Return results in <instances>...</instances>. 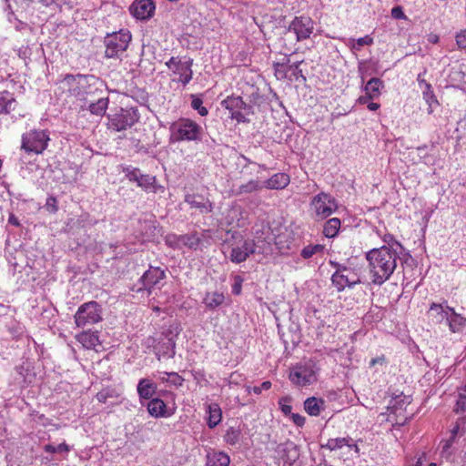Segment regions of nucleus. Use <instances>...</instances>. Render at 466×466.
Wrapping results in <instances>:
<instances>
[{"label":"nucleus","mask_w":466,"mask_h":466,"mask_svg":"<svg viewBox=\"0 0 466 466\" xmlns=\"http://www.w3.org/2000/svg\"><path fill=\"white\" fill-rule=\"evenodd\" d=\"M225 302V296L221 292H207L204 299L203 303L206 307L210 309H216L220 307Z\"/></svg>","instance_id":"nucleus-28"},{"label":"nucleus","mask_w":466,"mask_h":466,"mask_svg":"<svg viewBox=\"0 0 466 466\" xmlns=\"http://www.w3.org/2000/svg\"><path fill=\"white\" fill-rule=\"evenodd\" d=\"M372 43L373 39L369 35H365L363 37H360L359 39H357L356 44H353L351 48L355 50H360L361 46H370Z\"/></svg>","instance_id":"nucleus-49"},{"label":"nucleus","mask_w":466,"mask_h":466,"mask_svg":"<svg viewBox=\"0 0 466 466\" xmlns=\"http://www.w3.org/2000/svg\"><path fill=\"white\" fill-rule=\"evenodd\" d=\"M340 219L338 218H332L327 220L323 227V234L328 238H335L340 228Z\"/></svg>","instance_id":"nucleus-32"},{"label":"nucleus","mask_w":466,"mask_h":466,"mask_svg":"<svg viewBox=\"0 0 466 466\" xmlns=\"http://www.w3.org/2000/svg\"><path fill=\"white\" fill-rule=\"evenodd\" d=\"M176 339L172 336V331L162 333V338L159 339L154 347V352L158 360L161 358L172 359L176 354Z\"/></svg>","instance_id":"nucleus-16"},{"label":"nucleus","mask_w":466,"mask_h":466,"mask_svg":"<svg viewBox=\"0 0 466 466\" xmlns=\"http://www.w3.org/2000/svg\"><path fill=\"white\" fill-rule=\"evenodd\" d=\"M271 388V382L268 380H266L260 384V386H254V387H248V391L250 392L251 390L255 394H260L262 390H268Z\"/></svg>","instance_id":"nucleus-51"},{"label":"nucleus","mask_w":466,"mask_h":466,"mask_svg":"<svg viewBox=\"0 0 466 466\" xmlns=\"http://www.w3.org/2000/svg\"><path fill=\"white\" fill-rule=\"evenodd\" d=\"M279 461L282 466H293L299 458V451L293 442H288L279 447Z\"/></svg>","instance_id":"nucleus-19"},{"label":"nucleus","mask_w":466,"mask_h":466,"mask_svg":"<svg viewBox=\"0 0 466 466\" xmlns=\"http://www.w3.org/2000/svg\"><path fill=\"white\" fill-rule=\"evenodd\" d=\"M310 208L318 219H324L336 211L338 205L331 195L320 192L312 198Z\"/></svg>","instance_id":"nucleus-12"},{"label":"nucleus","mask_w":466,"mask_h":466,"mask_svg":"<svg viewBox=\"0 0 466 466\" xmlns=\"http://www.w3.org/2000/svg\"><path fill=\"white\" fill-rule=\"evenodd\" d=\"M28 25L25 22H22L20 20H17L15 18V28L17 30V31H22V30H25L26 28H28Z\"/></svg>","instance_id":"nucleus-59"},{"label":"nucleus","mask_w":466,"mask_h":466,"mask_svg":"<svg viewBox=\"0 0 466 466\" xmlns=\"http://www.w3.org/2000/svg\"><path fill=\"white\" fill-rule=\"evenodd\" d=\"M177 239V244H182L192 249H198L201 244L202 238L197 234H185L180 236H174Z\"/></svg>","instance_id":"nucleus-29"},{"label":"nucleus","mask_w":466,"mask_h":466,"mask_svg":"<svg viewBox=\"0 0 466 466\" xmlns=\"http://www.w3.org/2000/svg\"><path fill=\"white\" fill-rule=\"evenodd\" d=\"M165 65L173 74L179 76L178 81L183 86L187 85L192 80L193 71L191 67L193 59L191 57L172 56Z\"/></svg>","instance_id":"nucleus-11"},{"label":"nucleus","mask_w":466,"mask_h":466,"mask_svg":"<svg viewBox=\"0 0 466 466\" xmlns=\"http://www.w3.org/2000/svg\"><path fill=\"white\" fill-rule=\"evenodd\" d=\"M56 198H47V201H46V206L49 208V207H52V211L53 212H56L57 210V208L56 206Z\"/></svg>","instance_id":"nucleus-60"},{"label":"nucleus","mask_w":466,"mask_h":466,"mask_svg":"<svg viewBox=\"0 0 466 466\" xmlns=\"http://www.w3.org/2000/svg\"><path fill=\"white\" fill-rule=\"evenodd\" d=\"M423 85L425 86V90L423 91V98L429 106L428 113L431 114L434 107L439 106V102L436 96L434 95L431 85L425 80H423Z\"/></svg>","instance_id":"nucleus-34"},{"label":"nucleus","mask_w":466,"mask_h":466,"mask_svg":"<svg viewBox=\"0 0 466 466\" xmlns=\"http://www.w3.org/2000/svg\"><path fill=\"white\" fill-rule=\"evenodd\" d=\"M161 374L169 377V383L176 387H181L184 383L185 380L177 372H162Z\"/></svg>","instance_id":"nucleus-47"},{"label":"nucleus","mask_w":466,"mask_h":466,"mask_svg":"<svg viewBox=\"0 0 466 466\" xmlns=\"http://www.w3.org/2000/svg\"><path fill=\"white\" fill-rule=\"evenodd\" d=\"M415 462L410 466H422L423 463L427 461V453L425 451L417 452L415 455Z\"/></svg>","instance_id":"nucleus-55"},{"label":"nucleus","mask_w":466,"mask_h":466,"mask_svg":"<svg viewBox=\"0 0 466 466\" xmlns=\"http://www.w3.org/2000/svg\"><path fill=\"white\" fill-rule=\"evenodd\" d=\"M118 395L112 389H103L96 394V400L101 403H106L108 399L117 398Z\"/></svg>","instance_id":"nucleus-45"},{"label":"nucleus","mask_w":466,"mask_h":466,"mask_svg":"<svg viewBox=\"0 0 466 466\" xmlns=\"http://www.w3.org/2000/svg\"><path fill=\"white\" fill-rule=\"evenodd\" d=\"M325 400L316 397H309L304 401V409L310 416H319L325 409Z\"/></svg>","instance_id":"nucleus-25"},{"label":"nucleus","mask_w":466,"mask_h":466,"mask_svg":"<svg viewBox=\"0 0 466 466\" xmlns=\"http://www.w3.org/2000/svg\"><path fill=\"white\" fill-rule=\"evenodd\" d=\"M319 369L316 363L309 360L299 363L290 369L289 379L299 387H305L313 384L318 380Z\"/></svg>","instance_id":"nucleus-4"},{"label":"nucleus","mask_w":466,"mask_h":466,"mask_svg":"<svg viewBox=\"0 0 466 466\" xmlns=\"http://www.w3.org/2000/svg\"><path fill=\"white\" fill-rule=\"evenodd\" d=\"M229 463L230 458L224 451H214L207 455V466H228Z\"/></svg>","instance_id":"nucleus-27"},{"label":"nucleus","mask_w":466,"mask_h":466,"mask_svg":"<svg viewBox=\"0 0 466 466\" xmlns=\"http://www.w3.org/2000/svg\"><path fill=\"white\" fill-rule=\"evenodd\" d=\"M123 172L129 181L137 183V187L145 191L152 193H163L165 191V187L157 184L155 176L142 174L137 167L128 166L123 167Z\"/></svg>","instance_id":"nucleus-7"},{"label":"nucleus","mask_w":466,"mask_h":466,"mask_svg":"<svg viewBox=\"0 0 466 466\" xmlns=\"http://www.w3.org/2000/svg\"><path fill=\"white\" fill-rule=\"evenodd\" d=\"M241 430L239 428L229 427L224 435V441L229 445H236L239 442Z\"/></svg>","instance_id":"nucleus-39"},{"label":"nucleus","mask_w":466,"mask_h":466,"mask_svg":"<svg viewBox=\"0 0 466 466\" xmlns=\"http://www.w3.org/2000/svg\"><path fill=\"white\" fill-rule=\"evenodd\" d=\"M164 279H166L165 269L150 266L139 279L142 287H139L137 291L147 290L148 294H151L152 289Z\"/></svg>","instance_id":"nucleus-15"},{"label":"nucleus","mask_w":466,"mask_h":466,"mask_svg":"<svg viewBox=\"0 0 466 466\" xmlns=\"http://www.w3.org/2000/svg\"><path fill=\"white\" fill-rule=\"evenodd\" d=\"M303 63V60L296 62L292 65L288 64V70H289V76H291L290 81L292 80H299V78L302 79V81H306V77L302 73V70L300 69V65Z\"/></svg>","instance_id":"nucleus-41"},{"label":"nucleus","mask_w":466,"mask_h":466,"mask_svg":"<svg viewBox=\"0 0 466 466\" xmlns=\"http://www.w3.org/2000/svg\"><path fill=\"white\" fill-rule=\"evenodd\" d=\"M222 106L228 110L230 118L238 123H248V115H253L251 105L243 100L241 96H229L221 102Z\"/></svg>","instance_id":"nucleus-9"},{"label":"nucleus","mask_w":466,"mask_h":466,"mask_svg":"<svg viewBox=\"0 0 466 466\" xmlns=\"http://www.w3.org/2000/svg\"><path fill=\"white\" fill-rule=\"evenodd\" d=\"M466 324V319L461 314L455 312L453 315L452 322L451 323L450 330L452 333L460 332Z\"/></svg>","instance_id":"nucleus-44"},{"label":"nucleus","mask_w":466,"mask_h":466,"mask_svg":"<svg viewBox=\"0 0 466 466\" xmlns=\"http://www.w3.org/2000/svg\"><path fill=\"white\" fill-rule=\"evenodd\" d=\"M382 240L386 244L385 246L390 248L391 250H398L399 255L402 250H404L403 246L398 240H396L391 234L384 235Z\"/></svg>","instance_id":"nucleus-43"},{"label":"nucleus","mask_w":466,"mask_h":466,"mask_svg":"<svg viewBox=\"0 0 466 466\" xmlns=\"http://www.w3.org/2000/svg\"><path fill=\"white\" fill-rule=\"evenodd\" d=\"M76 339L86 349H94L99 343L98 335L95 332L83 331Z\"/></svg>","instance_id":"nucleus-31"},{"label":"nucleus","mask_w":466,"mask_h":466,"mask_svg":"<svg viewBox=\"0 0 466 466\" xmlns=\"http://www.w3.org/2000/svg\"><path fill=\"white\" fill-rule=\"evenodd\" d=\"M313 30L314 22L306 15L296 16L288 26V32L294 33L299 42L309 38Z\"/></svg>","instance_id":"nucleus-14"},{"label":"nucleus","mask_w":466,"mask_h":466,"mask_svg":"<svg viewBox=\"0 0 466 466\" xmlns=\"http://www.w3.org/2000/svg\"><path fill=\"white\" fill-rule=\"evenodd\" d=\"M256 243L254 239H243L241 243L231 248L229 258L233 263L239 264L256 252Z\"/></svg>","instance_id":"nucleus-17"},{"label":"nucleus","mask_w":466,"mask_h":466,"mask_svg":"<svg viewBox=\"0 0 466 466\" xmlns=\"http://www.w3.org/2000/svg\"><path fill=\"white\" fill-rule=\"evenodd\" d=\"M132 35L127 29H120L116 32L107 33L103 40L105 46V57L121 59L127 51Z\"/></svg>","instance_id":"nucleus-3"},{"label":"nucleus","mask_w":466,"mask_h":466,"mask_svg":"<svg viewBox=\"0 0 466 466\" xmlns=\"http://www.w3.org/2000/svg\"><path fill=\"white\" fill-rule=\"evenodd\" d=\"M384 87L383 81L378 77H372L370 79L363 87V90L367 95L373 98H377L380 96V89Z\"/></svg>","instance_id":"nucleus-30"},{"label":"nucleus","mask_w":466,"mask_h":466,"mask_svg":"<svg viewBox=\"0 0 466 466\" xmlns=\"http://www.w3.org/2000/svg\"><path fill=\"white\" fill-rule=\"evenodd\" d=\"M456 44L460 48H466V30H461L456 35Z\"/></svg>","instance_id":"nucleus-53"},{"label":"nucleus","mask_w":466,"mask_h":466,"mask_svg":"<svg viewBox=\"0 0 466 466\" xmlns=\"http://www.w3.org/2000/svg\"><path fill=\"white\" fill-rule=\"evenodd\" d=\"M289 177L285 173L274 174L271 177L263 182V187L268 189H282L289 184Z\"/></svg>","instance_id":"nucleus-24"},{"label":"nucleus","mask_w":466,"mask_h":466,"mask_svg":"<svg viewBox=\"0 0 466 466\" xmlns=\"http://www.w3.org/2000/svg\"><path fill=\"white\" fill-rule=\"evenodd\" d=\"M171 140L173 142L202 141L204 129L196 121L190 118H180L170 126Z\"/></svg>","instance_id":"nucleus-2"},{"label":"nucleus","mask_w":466,"mask_h":466,"mask_svg":"<svg viewBox=\"0 0 466 466\" xmlns=\"http://www.w3.org/2000/svg\"><path fill=\"white\" fill-rule=\"evenodd\" d=\"M384 362H385V358H384V356H381V357L372 359L370 362V366L373 367L378 363L382 364Z\"/></svg>","instance_id":"nucleus-62"},{"label":"nucleus","mask_w":466,"mask_h":466,"mask_svg":"<svg viewBox=\"0 0 466 466\" xmlns=\"http://www.w3.org/2000/svg\"><path fill=\"white\" fill-rule=\"evenodd\" d=\"M49 135L46 130H30L22 137V149L26 153L41 154L47 147Z\"/></svg>","instance_id":"nucleus-10"},{"label":"nucleus","mask_w":466,"mask_h":466,"mask_svg":"<svg viewBox=\"0 0 466 466\" xmlns=\"http://www.w3.org/2000/svg\"><path fill=\"white\" fill-rule=\"evenodd\" d=\"M455 309L451 307L448 308V311L446 313V318L444 319V322L448 325L449 329L451 328V323L452 322L453 315L455 314Z\"/></svg>","instance_id":"nucleus-58"},{"label":"nucleus","mask_w":466,"mask_h":466,"mask_svg":"<svg viewBox=\"0 0 466 466\" xmlns=\"http://www.w3.org/2000/svg\"><path fill=\"white\" fill-rule=\"evenodd\" d=\"M448 308L450 307L447 305L446 301L444 304H439L435 302L431 303L428 311L429 318L431 319V322L435 325L442 324L444 322V319L446 318Z\"/></svg>","instance_id":"nucleus-22"},{"label":"nucleus","mask_w":466,"mask_h":466,"mask_svg":"<svg viewBox=\"0 0 466 466\" xmlns=\"http://www.w3.org/2000/svg\"><path fill=\"white\" fill-rule=\"evenodd\" d=\"M289 63V58H286L283 62H278L273 64L274 75L278 80H285L291 79V76H289L288 64Z\"/></svg>","instance_id":"nucleus-37"},{"label":"nucleus","mask_w":466,"mask_h":466,"mask_svg":"<svg viewBox=\"0 0 466 466\" xmlns=\"http://www.w3.org/2000/svg\"><path fill=\"white\" fill-rule=\"evenodd\" d=\"M250 92L247 95L248 96V104L251 105V109L253 106H261L266 103V97L259 91V88L254 86L249 87Z\"/></svg>","instance_id":"nucleus-33"},{"label":"nucleus","mask_w":466,"mask_h":466,"mask_svg":"<svg viewBox=\"0 0 466 466\" xmlns=\"http://www.w3.org/2000/svg\"><path fill=\"white\" fill-rule=\"evenodd\" d=\"M108 102L109 100L107 97L99 98L96 102L91 103L88 109L93 115L103 116L107 109Z\"/></svg>","instance_id":"nucleus-38"},{"label":"nucleus","mask_w":466,"mask_h":466,"mask_svg":"<svg viewBox=\"0 0 466 466\" xmlns=\"http://www.w3.org/2000/svg\"><path fill=\"white\" fill-rule=\"evenodd\" d=\"M329 264L336 268V271L331 276V281L338 291H342L346 287L351 288L361 282L359 275L353 268L334 261H329Z\"/></svg>","instance_id":"nucleus-6"},{"label":"nucleus","mask_w":466,"mask_h":466,"mask_svg":"<svg viewBox=\"0 0 466 466\" xmlns=\"http://www.w3.org/2000/svg\"><path fill=\"white\" fill-rule=\"evenodd\" d=\"M157 390V385L151 379L142 378L137 385V392L141 403L144 400H149L154 399Z\"/></svg>","instance_id":"nucleus-20"},{"label":"nucleus","mask_w":466,"mask_h":466,"mask_svg":"<svg viewBox=\"0 0 466 466\" xmlns=\"http://www.w3.org/2000/svg\"><path fill=\"white\" fill-rule=\"evenodd\" d=\"M398 250L386 246L372 248L366 253L371 280L375 285H382L393 274L397 267Z\"/></svg>","instance_id":"nucleus-1"},{"label":"nucleus","mask_w":466,"mask_h":466,"mask_svg":"<svg viewBox=\"0 0 466 466\" xmlns=\"http://www.w3.org/2000/svg\"><path fill=\"white\" fill-rule=\"evenodd\" d=\"M108 118V129L115 132H120L132 127L135 124L139 121L140 114L137 108L127 107L120 108L115 114L109 115Z\"/></svg>","instance_id":"nucleus-5"},{"label":"nucleus","mask_w":466,"mask_h":466,"mask_svg":"<svg viewBox=\"0 0 466 466\" xmlns=\"http://www.w3.org/2000/svg\"><path fill=\"white\" fill-rule=\"evenodd\" d=\"M147 410L152 417L157 419L169 416L167 412V404L160 398L149 400L147 404Z\"/></svg>","instance_id":"nucleus-23"},{"label":"nucleus","mask_w":466,"mask_h":466,"mask_svg":"<svg viewBox=\"0 0 466 466\" xmlns=\"http://www.w3.org/2000/svg\"><path fill=\"white\" fill-rule=\"evenodd\" d=\"M465 410H466V396L461 394L456 402V408L454 410L456 413H459L461 411H464Z\"/></svg>","instance_id":"nucleus-54"},{"label":"nucleus","mask_w":466,"mask_h":466,"mask_svg":"<svg viewBox=\"0 0 466 466\" xmlns=\"http://www.w3.org/2000/svg\"><path fill=\"white\" fill-rule=\"evenodd\" d=\"M208 426L210 429L217 427L222 420V410L218 403L207 405Z\"/></svg>","instance_id":"nucleus-26"},{"label":"nucleus","mask_w":466,"mask_h":466,"mask_svg":"<svg viewBox=\"0 0 466 466\" xmlns=\"http://www.w3.org/2000/svg\"><path fill=\"white\" fill-rule=\"evenodd\" d=\"M374 99L373 97L370 96V95H367L365 93V96H361L358 98V102L361 105L367 104L370 100Z\"/></svg>","instance_id":"nucleus-64"},{"label":"nucleus","mask_w":466,"mask_h":466,"mask_svg":"<svg viewBox=\"0 0 466 466\" xmlns=\"http://www.w3.org/2000/svg\"><path fill=\"white\" fill-rule=\"evenodd\" d=\"M391 15L395 19H404L406 17L400 6H395L391 9Z\"/></svg>","instance_id":"nucleus-57"},{"label":"nucleus","mask_w":466,"mask_h":466,"mask_svg":"<svg viewBox=\"0 0 466 466\" xmlns=\"http://www.w3.org/2000/svg\"><path fill=\"white\" fill-rule=\"evenodd\" d=\"M102 319V308L94 300L82 304L75 314V323L78 328L96 324Z\"/></svg>","instance_id":"nucleus-8"},{"label":"nucleus","mask_w":466,"mask_h":466,"mask_svg":"<svg viewBox=\"0 0 466 466\" xmlns=\"http://www.w3.org/2000/svg\"><path fill=\"white\" fill-rule=\"evenodd\" d=\"M290 401V398L289 397H284V398H281L279 400V408L281 410V411L286 415V416H289V415H291L292 412V407L289 404V402Z\"/></svg>","instance_id":"nucleus-48"},{"label":"nucleus","mask_w":466,"mask_h":466,"mask_svg":"<svg viewBox=\"0 0 466 466\" xmlns=\"http://www.w3.org/2000/svg\"><path fill=\"white\" fill-rule=\"evenodd\" d=\"M350 441H352V439L349 436L342 438L329 439L325 444H321V448L333 451L349 445Z\"/></svg>","instance_id":"nucleus-35"},{"label":"nucleus","mask_w":466,"mask_h":466,"mask_svg":"<svg viewBox=\"0 0 466 466\" xmlns=\"http://www.w3.org/2000/svg\"><path fill=\"white\" fill-rule=\"evenodd\" d=\"M59 88L76 97L85 95L87 85V76L66 74L59 80Z\"/></svg>","instance_id":"nucleus-13"},{"label":"nucleus","mask_w":466,"mask_h":466,"mask_svg":"<svg viewBox=\"0 0 466 466\" xmlns=\"http://www.w3.org/2000/svg\"><path fill=\"white\" fill-rule=\"evenodd\" d=\"M69 446L66 443H60L57 446H55L53 444H46L44 446V451L48 453H61V452H67L69 451Z\"/></svg>","instance_id":"nucleus-46"},{"label":"nucleus","mask_w":466,"mask_h":466,"mask_svg":"<svg viewBox=\"0 0 466 466\" xmlns=\"http://www.w3.org/2000/svg\"><path fill=\"white\" fill-rule=\"evenodd\" d=\"M243 278L237 275L234 277V284L232 285V293L234 295H240L242 290Z\"/></svg>","instance_id":"nucleus-52"},{"label":"nucleus","mask_w":466,"mask_h":466,"mask_svg":"<svg viewBox=\"0 0 466 466\" xmlns=\"http://www.w3.org/2000/svg\"><path fill=\"white\" fill-rule=\"evenodd\" d=\"M185 202L187 203L191 208L199 209L203 214L211 213L213 210V203L201 195L187 194L185 196Z\"/></svg>","instance_id":"nucleus-21"},{"label":"nucleus","mask_w":466,"mask_h":466,"mask_svg":"<svg viewBox=\"0 0 466 466\" xmlns=\"http://www.w3.org/2000/svg\"><path fill=\"white\" fill-rule=\"evenodd\" d=\"M263 187V184H261L258 180L251 179L248 182L240 185L236 191V195L239 196L242 194H250L258 191Z\"/></svg>","instance_id":"nucleus-36"},{"label":"nucleus","mask_w":466,"mask_h":466,"mask_svg":"<svg viewBox=\"0 0 466 466\" xmlns=\"http://www.w3.org/2000/svg\"><path fill=\"white\" fill-rule=\"evenodd\" d=\"M459 430H460V425L458 423H456V425L451 431V437L449 439L455 441V439L458 435Z\"/></svg>","instance_id":"nucleus-63"},{"label":"nucleus","mask_w":466,"mask_h":466,"mask_svg":"<svg viewBox=\"0 0 466 466\" xmlns=\"http://www.w3.org/2000/svg\"><path fill=\"white\" fill-rule=\"evenodd\" d=\"M4 114H10L15 110V99L14 97L7 98L4 96Z\"/></svg>","instance_id":"nucleus-50"},{"label":"nucleus","mask_w":466,"mask_h":466,"mask_svg":"<svg viewBox=\"0 0 466 466\" xmlns=\"http://www.w3.org/2000/svg\"><path fill=\"white\" fill-rule=\"evenodd\" d=\"M156 5L153 0H135L129 7L133 16L139 20H148L154 15Z\"/></svg>","instance_id":"nucleus-18"},{"label":"nucleus","mask_w":466,"mask_h":466,"mask_svg":"<svg viewBox=\"0 0 466 466\" xmlns=\"http://www.w3.org/2000/svg\"><path fill=\"white\" fill-rule=\"evenodd\" d=\"M291 417V420L292 421L297 425V426H303L305 424V421H306V419L304 416L299 414V413H292L290 415Z\"/></svg>","instance_id":"nucleus-56"},{"label":"nucleus","mask_w":466,"mask_h":466,"mask_svg":"<svg viewBox=\"0 0 466 466\" xmlns=\"http://www.w3.org/2000/svg\"><path fill=\"white\" fill-rule=\"evenodd\" d=\"M190 98H191V107L198 111V113L201 116H205L208 114V110L207 107H205L203 106V100L200 96H198V95H190Z\"/></svg>","instance_id":"nucleus-42"},{"label":"nucleus","mask_w":466,"mask_h":466,"mask_svg":"<svg viewBox=\"0 0 466 466\" xmlns=\"http://www.w3.org/2000/svg\"><path fill=\"white\" fill-rule=\"evenodd\" d=\"M453 442H454V441H452L451 439H448L447 441H445L442 445V453L448 452L450 448L452 446Z\"/></svg>","instance_id":"nucleus-61"},{"label":"nucleus","mask_w":466,"mask_h":466,"mask_svg":"<svg viewBox=\"0 0 466 466\" xmlns=\"http://www.w3.org/2000/svg\"><path fill=\"white\" fill-rule=\"evenodd\" d=\"M325 249L324 245L315 244V245H308L304 247L300 251V256L305 258H310L315 254L322 253Z\"/></svg>","instance_id":"nucleus-40"}]
</instances>
